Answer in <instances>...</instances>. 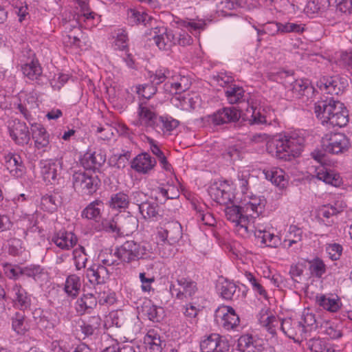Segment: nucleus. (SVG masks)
<instances>
[{
	"label": "nucleus",
	"instance_id": "f257e3e1",
	"mask_svg": "<svg viewBox=\"0 0 352 352\" xmlns=\"http://www.w3.org/2000/svg\"><path fill=\"white\" fill-rule=\"evenodd\" d=\"M266 200L263 197H251L243 206L232 205L225 210L226 219L234 223L235 232L246 238L253 231L252 224L265 210Z\"/></svg>",
	"mask_w": 352,
	"mask_h": 352
},
{
	"label": "nucleus",
	"instance_id": "f03ea898",
	"mask_svg": "<svg viewBox=\"0 0 352 352\" xmlns=\"http://www.w3.org/2000/svg\"><path fill=\"white\" fill-rule=\"evenodd\" d=\"M305 139L296 131L280 135L267 143V151L272 156L284 161L299 157L303 150Z\"/></svg>",
	"mask_w": 352,
	"mask_h": 352
},
{
	"label": "nucleus",
	"instance_id": "7ed1b4c3",
	"mask_svg": "<svg viewBox=\"0 0 352 352\" xmlns=\"http://www.w3.org/2000/svg\"><path fill=\"white\" fill-rule=\"evenodd\" d=\"M152 254V247L146 241L137 243L134 241H126L116 248V256L119 259L120 264L146 259L151 257Z\"/></svg>",
	"mask_w": 352,
	"mask_h": 352
},
{
	"label": "nucleus",
	"instance_id": "20e7f679",
	"mask_svg": "<svg viewBox=\"0 0 352 352\" xmlns=\"http://www.w3.org/2000/svg\"><path fill=\"white\" fill-rule=\"evenodd\" d=\"M157 230V237L163 242L162 245H174L182 238V225L175 220H163L160 223Z\"/></svg>",
	"mask_w": 352,
	"mask_h": 352
},
{
	"label": "nucleus",
	"instance_id": "39448f33",
	"mask_svg": "<svg viewBox=\"0 0 352 352\" xmlns=\"http://www.w3.org/2000/svg\"><path fill=\"white\" fill-rule=\"evenodd\" d=\"M74 188L85 195H93L100 184V180L94 172L78 171L72 177Z\"/></svg>",
	"mask_w": 352,
	"mask_h": 352
},
{
	"label": "nucleus",
	"instance_id": "423d86ee",
	"mask_svg": "<svg viewBox=\"0 0 352 352\" xmlns=\"http://www.w3.org/2000/svg\"><path fill=\"white\" fill-rule=\"evenodd\" d=\"M158 116L156 106L147 100L140 101L137 109V118L133 124L137 126L153 129Z\"/></svg>",
	"mask_w": 352,
	"mask_h": 352
},
{
	"label": "nucleus",
	"instance_id": "0eeeda50",
	"mask_svg": "<svg viewBox=\"0 0 352 352\" xmlns=\"http://www.w3.org/2000/svg\"><path fill=\"white\" fill-rule=\"evenodd\" d=\"M149 34L160 50L169 51L176 45L175 35L172 30H168L164 26L152 28Z\"/></svg>",
	"mask_w": 352,
	"mask_h": 352
},
{
	"label": "nucleus",
	"instance_id": "6e6552de",
	"mask_svg": "<svg viewBox=\"0 0 352 352\" xmlns=\"http://www.w3.org/2000/svg\"><path fill=\"white\" fill-rule=\"evenodd\" d=\"M177 283L179 287L170 284V290L172 295H175L176 298L179 300H183L187 298H192L198 291L197 283L190 278H178Z\"/></svg>",
	"mask_w": 352,
	"mask_h": 352
},
{
	"label": "nucleus",
	"instance_id": "1a4fd4ad",
	"mask_svg": "<svg viewBox=\"0 0 352 352\" xmlns=\"http://www.w3.org/2000/svg\"><path fill=\"white\" fill-rule=\"evenodd\" d=\"M10 136L18 145H25L30 140V133L26 124L18 119L10 120L8 122Z\"/></svg>",
	"mask_w": 352,
	"mask_h": 352
},
{
	"label": "nucleus",
	"instance_id": "9d476101",
	"mask_svg": "<svg viewBox=\"0 0 352 352\" xmlns=\"http://www.w3.org/2000/svg\"><path fill=\"white\" fill-rule=\"evenodd\" d=\"M240 116V111L236 107H223L208 116V121L214 125L219 126L236 122Z\"/></svg>",
	"mask_w": 352,
	"mask_h": 352
},
{
	"label": "nucleus",
	"instance_id": "9b49d317",
	"mask_svg": "<svg viewBox=\"0 0 352 352\" xmlns=\"http://www.w3.org/2000/svg\"><path fill=\"white\" fill-rule=\"evenodd\" d=\"M257 318L261 326L267 329V330H273V329L274 330L276 329L285 330V324L289 323V320L280 319L277 316L273 314L267 307H265L260 311L257 315Z\"/></svg>",
	"mask_w": 352,
	"mask_h": 352
},
{
	"label": "nucleus",
	"instance_id": "f8f14e48",
	"mask_svg": "<svg viewBox=\"0 0 352 352\" xmlns=\"http://www.w3.org/2000/svg\"><path fill=\"white\" fill-rule=\"evenodd\" d=\"M232 188L227 181L213 184L208 189L210 197L220 205H227L232 199Z\"/></svg>",
	"mask_w": 352,
	"mask_h": 352
},
{
	"label": "nucleus",
	"instance_id": "ddd939ff",
	"mask_svg": "<svg viewBox=\"0 0 352 352\" xmlns=\"http://www.w3.org/2000/svg\"><path fill=\"white\" fill-rule=\"evenodd\" d=\"M12 302L14 308L20 311L30 310L32 296L19 283H15L12 287Z\"/></svg>",
	"mask_w": 352,
	"mask_h": 352
},
{
	"label": "nucleus",
	"instance_id": "4468645a",
	"mask_svg": "<svg viewBox=\"0 0 352 352\" xmlns=\"http://www.w3.org/2000/svg\"><path fill=\"white\" fill-rule=\"evenodd\" d=\"M215 320L227 330L235 328L240 322L239 317L230 307H223L219 309L215 314Z\"/></svg>",
	"mask_w": 352,
	"mask_h": 352
},
{
	"label": "nucleus",
	"instance_id": "2eb2a0df",
	"mask_svg": "<svg viewBox=\"0 0 352 352\" xmlns=\"http://www.w3.org/2000/svg\"><path fill=\"white\" fill-rule=\"evenodd\" d=\"M314 159L316 164L312 165L308 168V173L317 179L324 182L326 184H330V172L327 168L328 165L322 162L324 154L321 151L312 153Z\"/></svg>",
	"mask_w": 352,
	"mask_h": 352
},
{
	"label": "nucleus",
	"instance_id": "dca6fc26",
	"mask_svg": "<svg viewBox=\"0 0 352 352\" xmlns=\"http://www.w3.org/2000/svg\"><path fill=\"white\" fill-rule=\"evenodd\" d=\"M191 85L189 77L179 74H173L171 78L166 81L164 87L166 92L177 94L188 90Z\"/></svg>",
	"mask_w": 352,
	"mask_h": 352
},
{
	"label": "nucleus",
	"instance_id": "f3484780",
	"mask_svg": "<svg viewBox=\"0 0 352 352\" xmlns=\"http://www.w3.org/2000/svg\"><path fill=\"white\" fill-rule=\"evenodd\" d=\"M78 241L74 232L65 230H60L52 236V242L59 249L65 251L72 250L77 244Z\"/></svg>",
	"mask_w": 352,
	"mask_h": 352
},
{
	"label": "nucleus",
	"instance_id": "a211bd4d",
	"mask_svg": "<svg viewBox=\"0 0 352 352\" xmlns=\"http://www.w3.org/2000/svg\"><path fill=\"white\" fill-rule=\"evenodd\" d=\"M202 352H226L228 351L229 344L218 333H212L200 344Z\"/></svg>",
	"mask_w": 352,
	"mask_h": 352
},
{
	"label": "nucleus",
	"instance_id": "6ab92c4d",
	"mask_svg": "<svg viewBox=\"0 0 352 352\" xmlns=\"http://www.w3.org/2000/svg\"><path fill=\"white\" fill-rule=\"evenodd\" d=\"M73 32L72 30L63 36V42L65 47L74 49H82V47L89 46L90 42L88 36L81 30L80 27L76 28Z\"/></svg>",
	"mask_w": 352,
	"mask_h": 352
},
{
	"label": "nucleus",
	"instance_id": "aec40b11",
	"mask_svg": "<svg viewBox=\"0 0 352 352\" xmlns=\"http://www.w3.org/2000/svg\"><path fill=\"white\" fill-rule=\"evenodd\" d=\"M106 162V154L101 150L92 151L88 150L80 158V164L86 170H96L100 168Z\"/></svg>",
	"mask_w": 352,
	"mask_h": 352
},
{
	"label": "nucleus",
	"instance_id": "412c9836",
	"mask_svg": "<svg viewBox=\"0 0 352 352\" xmlns=\"http://www.w3.org/2000/svg\"><path fill=\"white\" fill-rule=\"evenodd\" d=\"M32 135L34 146L37 150L46 151L50 148V135L45 128L39 123L31 124Z\"/></svg>",
	"mask_w": 352,
	"mask_h": 352
},
{
	"label": "nucleus",
	"instance_id": "4be33fe9",
	"mask_svg": "<svg viewBox=\"0 0 352 352\" xmlns=\"http://www.w3.org/2000/svg\"><path fill=\"white\" fill-rule=\"evenodd\" d=\"M157 162L148 153L138 154L131 162V168L138 173L147 174L156 166Z\"/></svg>",
	"mask_w": 352,
	"mask_h": 352
},
{
	"label": "nucleus",
	"instance_id": "5701e85b",
	"mask_svg": "<svg viewBox=\"0 0 352 352\" xmlns=\"http://www.w3.org/2000/svg\"><path fill=\"white\" fill-rule=\"evenodd\" d=\"M3 164L11 175L21 177L25 172V167L21 157L18 154L8 153L4 156Z\"/></svg>",
	"mask_w": 352,
	"mask_h": 352
},
{
	"label": "nucleus",
	"instance_id": "b1692460",
	"mask_svg": "<svg viewBox=\"0 0 352 352\" xmlns=\"http://www.w3.org/2000/svg\"><path fill=\"white\" fill-rule=\"evenodd\" d=\"M87 277L91 284H103L109 277V273L107 267L94 263L87 270Z\"/></svg>",
	"mask_w": 352,
	"mask_h": 352
},
{
	"label": "nucleus",
	"instance_id": "393cba45",
	"mask_svg": "<svg viewBox=\"0 0 352 352\" xmlns=\"http://www.w3.org/2000/svg\"><path fill=\"white\" fill-rule=\"evenodd\" d=\"M238 347L241 352H261L263 349V341L245 334L239 338Z\"/></svg>",
	"mask_w": 352,
	"mask_h": 352
},
{
	"label": "nucleus",
	"instance_id": "a878e982",
	"mask_svg": "<svg viewBox=\"0 0 352 352\" xmlns=\"http://www.w3.org/2000/svg\"><path fill=\"white\" fill-rule=\"evenodd\" d=\"M255 237L260 241L261 244L265 245L267 247L276 248L280 243V239L278 236L274 233L266 230H262L254 225H252Z\"/></svg>",
	"mask_w": 352,
	"mask_h": 352
},
{
	"label": "nucleus",
	"instance_id": "bb28decb",
	"mask_svg": "<svg viewBox=\"0 0 352 352\" xmlns=\"http://www.w3.org/2000/svg\"><path fill=\"white\" fill-rule=\"evenodd\" d=\"M97 298L92 294L82 295L75 303V309L79 315L91 313L96 307Z\"/></svg>",
	"mask_w": 352,
	"mask_h": 352
},
{
	"label": "nucleus",
	"instance_id": "cd10ccee",
	"mask_svg": "<svg viewBox=\"0 0 352 352\" xmlns=\"http://www.w3.org/2000/svg\"><path fill=\"white\" fill-rule=\"evenodd\" d=\"M140 213L147 221H157L161 216L160 207L155 201H146L140 204Z\"/></svg>",
	"mask_w": 352,
	"mask_h": 352
},
{
	"label": "nucleus",
	"instance_id": "c85d7f7f",
	"mask_svg": "<svg viewBox=\"0 0 352 352\" xmlns=\"http://www.w3.org/2000/svg\"><path fill=\"white\" fill-rule=\"evenodd\" d=\"M23 75L32 81L38 82L43 77V69L38 60H32L21 66Z\"/></svg>",
	"mask_w": 352,
	"mask_h": 352
},
{
	"label": "nucleus",
	"instance_id": "c756f323",
	"mask_svg": "<svg viewBox=\"0 0 352 352\" xmlns=\"http://www.w3.org/2000/svg\"><path fill=\"white\" fill-rule=\"evenodd\" d=\"M61 197L58 192L47 193L41 197V208L47 212L53 213L61 205Z\"/></svg>",
	"mask_w": 352,
	"mask_h": 352
},
{
	"label": "nucleus",
	"instance_id": "7c9ffc66",
	"mask_svg": "<svg viewBox=\"0 0 352 352\" xmlns=\"http://www.w3.org/2000/svg\"><path fill=\"white\" fill-rule=\"evenodd\" d=\"M179 121L171 116H158L153 130L159 133H170L179 126Z\"/></svg>",
	"mask_w": 352,
	"mask_h": 352
},
{
	"label": "nucleus",
	"instance_id": "2f4dec72",
	"mask_svg": "<svg viewBox=\"0 0 352 352\" xmlns=\"http://www.w3.org/2000/svg\"><path fill=\"white\" fill-rule=\"evenodd\" d=\"M144 343L149 352H161L166 346L165 341L155 331H148L144 338Z\"/></svg>",
	"mask_w": 352,
	"mask_h": 352
},
{
	"label": "nucleus",
	"instance_id": "473e14b6",
	"mask_svg": "<svg viewBox=\"0 0 352 352\" xmlns=\"http://www.w3.org/2000/svg\"><path fill=\"white\" fill-rule=\"evenodd\" d=\"M58 164L55 162H46L41 167V175L43 180L50 184H54L57 181Z\"/></svg>",
	"mask_w": 352,
	"mask_h": 352
},
{
	"label": "nucleus",
	"instance_id": "72a5a7b5",
	"mask_svg": "<svg viewBox=\"0 0 352 352\" xmlns=\"http://www.w3.org/2000/svg\"><path fill=\"white\" fill-rule=\"evenodd\" d=\"M81 280L80 276L76 274L69 275L64 285V291L72 298L76 297L80 290Z\"/></svg>",
	"mask_w": 352,
	"mask_h": 352
},
{
	"label": "nucleus",
	"instance_id": "f704fd0d",
	"mask_svg": "<svg viewBox=\"0 0 352 352\" xmlns=\"http://www.w3.org/2000/svg\"><path fill=\"white\" fill-rule=\"evenodd\" d=\"M184 315L190 324L188 327L195 328L198 322V314L202 310V307L201 305L196 306L194 303L189 302L184 306Z\"/></svg>",
	"mask_w": 352,
	"mask_h": 352
},
{
	"label": "nucleus",
	"instance_id": "c9c22d12",
	"mask_svg": "<svg viewBox=\"0 0 352 352\" xmlns=\"http://www.w3.org/2000/svg\"><path fill=\"white\" fill-rule=\"evenodd\" d=\"M130 204V198L126 193L119 192L113 194L109 201V207L118 211L128 208Z\"/></svg>",
	"mask_w": 352,
	"mask_h": 352
},
{
	"label": "nucleus",
	"instance_id": "e433bc0d",
	"mask_svg": "<svg viewBox=\"0 0 352 352\" xmlns=\"http://www.w3.org/2000/svg\"><path fill=\"white\" fill-rule=\"evenodd\" d=\"M263 174L265 178L277 186L283 187L285 184V173L278 168L273 167L264 169Z\"/></svg>",
	"mask_w": 352,
	"mask_h": 352
},
{
	"label": "nucleus",
	"instance_id": "4c0bfd02",
	"mask_svg": "<svg viewBox=\"0 0 352 352\" xmlns=\"http://www.w3.org/2000/svg\"><path fill=\"white\" fill-rule=\"evenodd\" d=\"M349 142L343 133H336L331 135V153H341L347 150Z\"/></svg>",
	"mask_w": 352,
	"mask_h": 352
},
{
	"label": "nucleus",
	"instance_id": "58836bf2",
	"mask_svg": "<svg viewBox=\"0 0 352 352\" xmlns=\"http://www.w3.org/2000/svg\"><path fill=\"white\" fill-rule=\"evenodd\" d=\"M336 110H339V113H334L331 116V125L340 128L346 125L349 122L348 111L343 103H338L336 105Z\"/></svg>",
	"mask_w": 352,
	"mask_h": 352
},
{
	"label": "nucleus",
	"instance_id": "ea45409f",
	"mask_svg": "<svg viewBox=\"0 0 352 352\" xmlns=\"http://www.w3.org/2000/svg\"><path fill=\"white\" fill-rule=\"evenodd\" d=\"M330 100L318 101L315 105V113L322 124H327L330 120Z\"/></svg>",
	"mask_w": 352,
	"mask_h": 352
},
{
	"label": "nucleus",
	"instance_id": "a19ab883",
	"mask_svg": "<svg viewBox=\"0 0 352 352\" xmlns=\"http://www.w3.org/2000/svg\"><path fill=\"white\" fill-rule=\"evenodd\" d=\"M181 27L186 28L191 34L196 35L199 34L206 28V23L202 20L184 19L177 23Z\"/></svg>",
	"mask_w": 352,
	"mask_h": 352
},
{
	"label": "nucleus",
	"instance_id": "79ce46f5",
	"mask_svg": "<svg viewBox=\"0 0 352 352\" xmlns=\"http://www.w3.org/2000/svg\"><path fill=\"white\" fill-rule=\"evenodd\" d=\"M244 90L241 87L233 85L228 87L225 91V94L230 104H236L245 100Z\"/></svg>",
	"mask_w": 352,
	"mask_h": 352
},
{
	"label": "nucleus",
	"instance_id": "37998d69",
	"mask_svg": "<svg viewBox=\"0 0 352 352\" xmlns=\"http://www.w3.org/2000/svg\"><path fill=\"white\" fill-rule=\"evenodd\" d=\"M142 312L153 322H160L164 310L161 307H157L151 304V301L145 302L142 306Z\"/></svg>",
	"mask_w": 352,
	"mask_h": 352
},
{
	"label": "nucleus",
	"instance_id": "c03bdc74",
	"mask_svg": "<svg viewBox=\"0 0 352 352\" xmlns=\"http://www.w3.org/2000/svg\"><path fill=\"white\" fill-rule=\"evenodd\" d=\"M18 223L23 228L25 234L28 232H35L38 229V220L34 214H25L21 217L18 220Z\"/></svg>",
	"mask_w": 352,
	"mask_h": 352
},
{
	"label": "nucleus",
	"instance_id": "a18cd8bd",
	"mask_svg": "<svg viewBox=\"0 0 352 352\" xmlns=\"http://www.w3.org/2000/svg\"><path fill=\"white\" fill-rule=\"evenodd\" d=\"M20 274L24 275L28 278H33L35 281L41 280L45 276L44 268L38 265H31L26 266L20 270Z\"/></svg>",
	"mask_w": 352,
	"mask_h": 352
},
{
	"label": "nucleus",
	"instance_id": "49530a36",
	"mask_svg": "<svg viewBox=\"0 0 352 352\" xmlns=\"http://www.w3.org/2000/svg\"><path fill=\"white\" fill-rule=\"evenodd\" d=\"M103 206V202L101 200L96 199L90 203L82 211V216L89 219H96L100 216L101 209Z\"/></svg>",
	"mask_w": 352,
	"mask_h": 352
},
{
	"label": "nucleus",
	"instance_id": "de8ad7c7",
	"mask_svg": "<svg viewBox=\"0 0 352 352\" xmlns=\"http://www.w3.org/2000/svg\"><path fill=\"white\" fill-rule=\"evenodd\" d=\"M150 19L149 16L144 12L140 11L135 8L129 9L127 11V21L131 25L140 23L145 24Z\"/></svg>",
	"mask_w": 352,
	"mask_h": 352
},
{
	"label": "nucleus",
	"instance_id": "09e8293b",
	"mask_svg": "<svg viewBox=\"0 0 352 352\" xmlns=\"http://www.w3.org/2000/svg\"><path fill=\"white\" fill-rule=\"evenodd\" d=\"M308 79H297L292 83L293 98H300L305 94L306 91L311 88Z\"/></svg>",
	"mask_w": 352,
	"mask_h": 352
},
{
	"label": "nucleus",
	"instance_id": "8fccbe9b",
	"mask_svg": "<svg viewBox=\"0 0 352 352\" xmlns=\"http://www.w3.org/2000/svg\"><path fill=\"white\" fill-rule=\"evenodd\" d=\"M246 278L250 281L253 291L265 300H268V293L265 289L261 279L256 278L252 274L246 273Z\"/></svg>",
	"mask_w": 352,
	"mask_h": 352
},
{
	"label": "nucleus",
	"instance_id": "3c124183",
	"mask_svg": "<svg viewBox=\"0 0 352 352\" xmlns=\"http://www.w3.org/2000/svg\"><path fill=\"white\" fill-rule=\"evenodd\" d=\"M116 50L129 52V38L125 30L120 29L113 43Z\"/></svg>",
	"mask_w": 352,
	"mask_h": 352
},
{
	"label": "nucleus",
	"instance_id": "603ef678",
	"mask_svg": "<svg viewBox=\"0 0 352 352\" xmlns=\"http://www.w3.org/2000/svg\"><path fill=\"white\" fill-rule=\"evenodd\" d=\"M252 113L251 116V119L250 122L252 124H267L272 125V122L277 123V119L274 118L273 120H270L267 116H265L261 110V108L258 109L256 107L253 108Z\"/></svg>",
	"mask_w": 352,
	"mask_h": 352
},
{
	"label": "nucleus",
	"instance_id": "864d4df0",
	"mask_svg": "<svg viewBox=\"0 0 352 352\" xmlns=\"http://www.w3.org/2000/svg\"><path fill=\"white\" fill-rule=\"evenodd\" d=\"M217 288L223 298L226 300H232L237 287L234 283L226 280L220 283L218 285Z\"/></svg>",
	"mask_w": 352,
	"mask_h": 352
},
{
	"label": "nucleus",
	"instance_id": "5fc2aeb1",
	"mask_svg": "<svg viewBox=\"0 0 352 352\" xmlns=\"http://www.w3.org/2000/svg\"><path fill=\"white\" fill-rule=\"evenodd\" d=\"M325 8L324 2L322 0H309L307 1L304 11L310 17L316 14L321 13Z\"/></svg>",
	"mask_w": 352,
	"mask_h": 352
},
{
	"label": "nucleus",
	"instance_id": "6e6d98bb",
	"mask_svg": "<svg viewBox=\"0 0 352 352\" xmlns=\"http://www.w3.org/2000/svg\"><path fill=\"white\" fill-rule=\"evenodd\" d=\"M73 256L76 270H80L85 267L87 261V254L85 252V248L79 245L78 248L73 250Z\"/></svg>",
	"mask_w": 352,
	"mask_h": 352
},
{
	"label": "nucleus",
	"instance_id": "4d7b16f0",
	"mask_svg": "<svg viewBox=\"0 0 352 352\" xmlns=\"http://www.w3.org/2000/svg\"><path fill=\"white\" fill-rule=\"evenodd\" d=\"M348 85L346 77L340 76L339 75L331 77V94L336 95L342 94Z\"/></svg>",
	"mask_w": 352,
	"mask_h": 352
},
{
	"label": "nucleus",
	"instance_id": "13d9d810",
	"mask_svg": "<svg viewBox=\"0 0 352 352\" xmlns=\"http://www.w3.org/2000/svg\"><path fill=\"white\" fill-rule=\"evenodd\" d=\"M99 259L101 262V265L104 266H111V265H118L120 264L119 259L116 258V250L113 253L111 250H106L104 252H102L99 254Z\"/></svg>",
	"mask_w": 352,
	"mask_h": 352
},
{
	"label": "nucleus",
	"instance_id": "bf43d9fd",
	"mask_svg": "<svg viewBox=\"0 0 352 352\" xmlns=\"http://www.w3.org/2000/svg\"><path fill=\"white\" fill-rule=\"evenodd\" d=\"M136 93L144 99L148 100L157 92V87L153 84H144L136 86Z\"/></svg>",
	"mask_w": 352,
	"mask_h": 352
},
{
	"label": "nucleus",
	"instance_id": "052dcab7",
	"mask_svg": "<svg viewBox=\"0 0 352 352\" xmlns=\"http://www.w3.org/2000/svg\"><path fill=\"white\" fill-rule=\"evenodd\" d=\"M173 72L166 68L159 69L155 71V74L151 76L152 82L156 85L161 84L164 81H168L169 78H171Z\"/></svg>",
	"mask_w": 352,
	"mask_h": 352
},
{
	"label": "nucleus",
	"instance_id": "680f3d73",
	"mask_svg": "<svg viewBox=\"0 0 352 352\" xmlns=\"http://www.w3.org/2000/svg\"><path fill=\"white\" fill-rule=\"evenodd\" d=\"M278 28L279 33L280 34L290 32L302 33L304 31V28L301 27L300 25L293 23H282L278 22Z\"/></svg>",
	"mask_w": 352,
	"mask_h": 352
},
{
	"label": "nucleus",
	"instance_id": "e2e57ef3",
	"mask_svg": "<svg viewBox=\"0 0 352 352\" xmlns=\"http://www.w3.org/2000/svg\"><path fill=\"white\" fill-rule=\"evenodd\" d=\"M309 347L311 352H329L330 350L327 342L321 339L311 340Z\"/></svg>",
	"mask_w": 352,
	"mask_h": 352
},
{
	"label": "nucleus",
	"instance_id": "0e129e2a",
	"mask_svg": "<svg viewBox=\"0 0 352 352\" xmlns=\"http://www.w3.org/2000/svg\"><path fill=\"white\" fill-rule=\"evenodd\" d=\"M122 322L119 318L118 312L112 311L105 318L104 327L106 329H110L113 327L116 328L121 327Z\"/></svg>",
	"mask_w": 352,
	"mask_h": 352
},
{
	"label": "nucleus",
	"instance_id": "69168bd1",
	"mask_svg": "<svg viewBox=\"0 0 352 352\" xmlns=\"http://www.w3.org/2000/svg\"><path fill=\"white\" fill-rule=\"evenodd\" d=\"M309 270L312 275L321 277L325 272V265L322 260L317 258L310 263Z\"/></svg>",
	"mask_w": 352,
	"mask_h": 352
},
{
	"label": "nucleus",
	"instance_id": "338daca9",
	"mask_svg": "<svg viewBox=\"0 0 352 352\" xmlns=\"http://www.w3.org/2000/svg\"><path fill=\"white\" fill-rule=\"evenodd\" d=\"M11 320L12 327L14 330L21 329L24 325L25 322L26 321L25 311L20 310L16 311L12 317Z\"/></svg>",
	"mask_w": 352,
	"mask_h": 352
},
{
	"label": "nucleus",
	"instance_id": "774afa93",
	"mask_svg": "<svg viewBox=\"0 0 352 352\" xmlns=\"http://www.w3.org/2000/svg\"><path fill=\"white\" fill-rule=\"evenodd\" d=\"M139 278L142 283V290L144 292H150L153 289L151 285L155 280V276H146V274L145 272H141L140 273Z\"/></svg>",
	"mask_w": 352,
	"mask_h": 352
}]
</instances>
